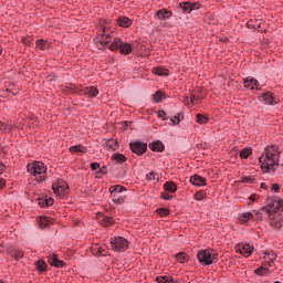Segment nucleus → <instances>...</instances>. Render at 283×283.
<instances>
[{
  "instance_id": "obj_1",
  "label": "nucleus",
  "mask_w": 283,
  "mask_h": 283,
  "mask_svg": "<svg viewBox=\"0 0 283 283\" xmlns=\"http://www.w3.org/2000/svg\"><path fill=\"white\" fill-rule=\"evenodd\" d=\"M259 164L263 174H269L271 169L275 171L274 167L280 165V146L268 145L261 157H259Z\"/></svg>"
},
{
  "instance_id": "obj_2",
  "label": "nucleus",
  "mask_w": 283,
  "mask_h": 283,
  "mask_svg": "<svg viewBox=\"0 0 283 283\" xmlns=\"http://www.w3.org/2000/svg\"><path fill=\"white\" fill-rule=\"evenodd\" d=\"M27 171L31 176H34L35 180L41 185V182H45V174L48 172V167L43 161H33L27 166Z\"/></svg>"
},
{
  "instance_id": "obj_3",
  "label": "nucleus",
  "mask_w": 283,
  "mask_h": 283,
  "mask_svg": "<svg viewBox=\"0 0 283 283\" xmlns=\"http://www.w3.org/2000/svg\"><path fill=\"white\" fill-rule=\"evenodd\" d=\"M127 188L122 185H115L109 187L111 200L114 205H125L127 200V195H125Z\"/></svg>"
},
{
  "instance_id": "obj_4",
  "label": "nucleus",
  "mask_w": 283,
  "mask_h": 283,
  "mask_svg": "<svg viewBox=\"0 0 283 283\" xmlns=\"http://www.w3.org/2000/svg\"><path fill=\"white\" fill-rule=\"evenodd\" d=\"M108 50H111V52H118L119 50L120 54L124 56H127L134 52L132 44L129 42H123L120 38H114V40L108 45Z\"/></svg>"
},
{
  "instance_id": "obj_5",
  "label": "nucleus",
  "mask_w": 283,
  "mask_h": 283,
  "mask_svg": "<svg viewBox=\"0 0 283 283\" xmlns=\"http://www.w3.org/2000/svg\"><path fill=\"white\" fill-rule=\"evenodd\" d=\"M213 250H200L197 254L198 261L201 266H211V264H217L218 253H212Z\"/></svg>"
},
{
  "instance_id": "obj_6",
  "label": "nucleus",
  "mask_w": 283,
  "mask_h": 283,
  "mask_svg": "<svg viewBox=\"0 0 283 283\" xmlns=\"http://www.w3.org/2000/svg\"><path fill=\"white\" fill-rule=\"evenodd\" d=\"M109 242L111 249L115 253H125L129 249V241L124 237H112Z\"/></svg>"
},
{
  "instance_id": "obj_7",
  "label": "nucleus",
  "mask_w": 283,
  "mask_h": 283,
  "mask_svg": "<svg viewBox=\"0 0 283 283\" xmlns=\"http://www.w3.org/2000/svg\"><path fill=\"white\" fill-rule=\"evenodd\" d=\"M103 34H98L93 39L97 50H107V45H109V34L105 33V27L102 30Z\"/></svg>"
},
{
  "instance_id": "obj_8",
  "label": "nucleus",
  "mask_w": 283,
  "mask_h": 283,
  "mask_svg": "<svg viewBox=\"0 0 283 283\" xmlns=\"http://www.w3.org/2000/svg\"><path fill=\"white\" fill-rule=\"evenodd\" d=\"M129 149L133 154H136V156H144V154H147V143L138 140L130 142Z\"/></svg>"
},
{
  "instance_id": "obj_9",
  "label": "nucleus",
  "mask_w": 283,
  "mask_h": 283,
  "mask_svg": "<svg viewBox=\"0 0 283 283\" xmlns=\"http://www.w3.org/2000/svg\"><path fill=\"white\" fill-rule=\"evenodd\" d=\"M268 202H270L272 213H283V200L277 197H268Z\"/></svg>"
},
{
  "instance_id": "obj_10",
  "label": "nucleus",
  "mask_w": 283,
  "mask_h": 283,
  "mask_svg": "<svg viewBox=\"0 0 283 283\" xmlns=\"http://www.w3.org/2000/svg\"><path fill=\"white\" fill-rule=\"evenodd\" d=\"M52 189L56 196H63L65 190L69 189V185L63 179H57L56 182L52 184Z\"/></svg>"
},
{
  "instance_id": "obj_11",
  "label": "nucleus",
  "mask_w": 283,
  "mask_h": 283,
  "mask_svg": "<svg viewBox=\"0 0 283 283\" xmlns=\"http://www.w3.org/2000/svg\"><path fill=\"white\" fill-rule=\"evenodd\" d=\"M237 253L243 255V258H249L253 253V247L249 243H238L235 245Z\"/></svg>"
},
{
  "instance_id": "obj_12",
  "label": "nucleus",
  "mask_w": 283,
  "mask_h": 283,
  "mask_svg": "<svg viewBox=\"0 0 283 283\" xmlns=\"http://www.w3.org/2000/svg\"><path fill=\"white\" fill-rule=\"evenodd\" d=\"M259 98H262L261 101L264 103V105H277L280 103V99H276L271 91L262 93Z\"/></svg>"
},
{
  "instance_id": "obj_13",
  "label": "nucleus",
  "mask_w": 283,
  "mask_h": 283,
  "mask_svg": "<svg viewBox=\"0 0 283 283\" xmlns=\"http://www.w3.org/2000/svg\"><path fill=\"white\" fill-rule=\"evenodd\" d=\"M48 262L50 266H55V269H63L65 266V261L59 259V254H51L48 256Z\"/></svg>"
},
{
  "instance_id": "obj_14",
  "label": "nucleus",
  "mask_w": 283,
  "mask_h": 283,
  "mask_svg": "<svg viewBox=\"0 0 283 283\" xmlns=\"http://www.w3.org/2000/svg\"><path fill=\"white\" fill-rule=\"evenodd\" d=\"M243 85L247 90H260V82L254 77H245L243 80Z\"/></svg>"
},
{
  "instance_id": "obj_15",
  "label": "nucleus",
  "mask_w": 283,
  "mask_h": 283,
  "mask_svg": "<svg viewBox=\"0 0 283 283\" xmlns=\"http://www.w3.org/2000/svg\"><path fill=\"white\" fill-rule=\"evenodd\" d=\"M7 253L10 255V258H14L17 262H19V260H23V251L17 250L13 245H9L7 248Z\"/></svg>"
},
{
  "instance_id": "obj_16",
  "label": "nucleus",
  "mask_w": 283,
  "mask_h": 283,
  "mask_svg": "<svg viewBox=\"0 0 283 283\" xmlns=\"http://www.w3.org/2000/svg\"><path fill=\"white\" fill-rule=\"evenodd\" d=\"M190 182L193 187H207V178L200 175H193L190 177Z\"/></svg>"
},
{
  "instance_id": "obj_17",
  "label": "nucleus",
  "mask_w": 283,
  "mask_h": 283,
  "mask_svg": "<svg viewBox=\"0 0 283 283\" xmlns=\"http://www.w3.org/2000/svg\"><path fill=\"white\" fill-rule=\"evenodd\" d=\"M174 12H171V10H167V9H159L156 12V17L159 21H167L169 19H171Z\"/></svg>"
},
{
  "instance_id": "obj_18",
  "label": "nucleus",
  "mask_w": 283,
  "mask_h": 283,
  "mask_svg": "<svg viewBox=\"0 0 283 283\" xmlns=\"http://www.w3.org/2000/svg\"><path fill=\"white\" fill-rule=\"evenodd\" d=\"M38 224L40 229H48L49 227H52V224H54V219L50 217H40L38 219Z\"/></svg>"
},
{
  "instance_id": "obj_19",
  "label": "nucleus",
  "mask_w": 283,
  "mask_h": 283,
  "mask_svg": "<svg viewBox=\"0 0 283 283\" xmlns=\"http://www.w3.org/2000/svg\"><path fill=\"white\" fill-rule=\"evenodd\" d=\"M248 28H254V30H258V32H264L266 34L268 30L263 29L262 25H264V21L263 20H255L253 22V20H250L247 23Z\"/></svg>"
},
{
  "instance_id": "obj_20",
  "label": "nucleus",
  "mask_w": 283,
  "mask_h": 283,
  "mask_svg": "<svg viewBox=\"0 0 283 283\" xmlns=\"http://www.w3.org/2000/svg\"><path fill=\"white\" fill-rule=\"evenodd\" d=\"M148 147L151 151H156V153L165 151V144H163V142L160 140L149 143Z\"/></svg>"
},
{
  "instance_id": "obj_21",
  "label": "nucleus",
  "mask_w": 283,
  "mask_h": 283,
  "mask_svg": "<svg viewBox=\"0 0 283 283\" xmlns=\"http://www.w3.org/2000/svg\"><path fill=\"white\" fill-rule=\"evenodd\" d=\"M70 154H87V147L82 144L71 146L69 148Z\"/></svg>"
},
{
  "instance_id": "obj_22",
  "label": "nucleus",
  "mask_w": 283,
  "mask_h": 283,
  "mask_svg": "<svg viewBox=\"0 0 283 283\" xmlns=\"http://www.w3.org/2000/svg\"><path fill=\"white\" fill-rule=\"evenodd\" d=\"M91 253L96 255V258H105V255H107V251L98 245H93L91 248Z\"/></svg>"
},
{
  "instance_id": "obj_23",
  "label": "nucleus",
  "mask_w": 283,
  "mask_h": 283,
  "mask_svg": "<svg viewBox=\"0 0 283 283\" xmlns=\"http://www.w3.org/2000/svg\"><path fill=\"white\" fill-rule=\"evenodd\" d=\"M111 160L117 165H123V163H127V157L120 153H115L112 155Z\"/></svg>"
},
{
  "instance_id": "obj_24",
  "label": "nucleus",
  "mask_w": 283,
  "mask_h": 283,
  "mask_svg": "<svg viewBox=\"0 0 283 283\" xmlns=\"http://www.w3.org/2000/svg\"><path fill=\"white\" fill-rule=\"evenodd\" d=\"M164 190L168 193H176V191H178V186L174 181H166L164 184Z\"/></svg>"
},
{
  "instance_id": "obj_25",
  "label": "nucleus",
  "mask_w": 283,
  "mask_h": 283,
  "mask_svg": "<svg viewBox=\"0 0 283 283\" xmlns=\"http://www.w3.org/2000/svg\"><path fill=\"white\" fill-rule=\"evenodd\" d=\"M117 23H118L119 28H130L133 21H132V19L123 15V17L118 18Z\"/></svg>"
},
{
  "instance_id": "obj_26",
  "label": "nucleus",
  "mask_w": 283,
  "mask_h": 283,
  "mask_svg": "<svg viewBox=\"0 0 283 283\" xmlns=\"http://www.w3.org/2000/svg\"><path fill=\"white\" fill-rule=\"evenodd\" d=\"M107 151H116L118 149V139L111 138L106 142Z\"/></svg>"
},
{
  "instance_id": "obj_27",
  "label": "nucleus",
  "mask_w": 283,
  "mask_h": 283,
  "mask_svg": "<svg viewBox=\"0 0 283 283\" xmlns=\"http://www.w3.org/2000/svg\"><path fill=\"white\" fill-rule=\"evenodd\" d=\"M35 271H39L40 273L48 272V263H45L43 260H38L35 262Z\"/></svg>"
},
{
  "instance_id": "obj_28",
  "label": "nucleus",
  "mask_w": 283,
  "mask_h": 283,
  "mask_svg": "<svg viewBox=\"0 0 283 283\" xmlns=\"http://www.w3.org/2000/svg\"><path fill=\"white\" fill-rule=\"evenodd\" d=\"M177 262H180V264H185V262H189V254L187 252H179L175 255Z\"/></svg>"
},
{
  "instance_id": "obj_29",
  "label": "nucleus",
  "mask_w": 283,
  "mask_h": 283,
  "mask_svg": "<svg viewBox=\"0 0 283 283\" xmlns=\"http://www.w3.org/2000/svg\"><path fill=\"white\" fill-rule=\"evenodd\" d=\"M38 50H50V44L43 39H39L35 42Z\"/></svg>"
},
{
  "instance_id": "obj_30",
  "label": "nucleus",
  "mask_w": 283,
  "mask_h": 283,
  "mask_svg": "<svg viewBox=\"0 0 283 283\" xmlns=\"http://www.w3.org/2000/svg\"><path fill=\"white\" fill-rule=\"evenodd\" d=\"M251 154H253V149L251 147H247L240 151L239 156L241 160H247Z\"/></svg>"
},
{
  "instance_id": "obj_31",
  "label": "nucleus",
  "mask_w": 283,
  "mask_h": 283,
  "mask_svg": "<svg viewBox=\"0 0 283 283\" xmlns=\"http://www.w3.org/2000/svg\"><path fill=\"white\" fill-rule=\"evenodd\" d=\"M85 94H90L93 98H96V95L98 94V88L94 86H88L84 88Z\"/></svg>"
},
{
  "instance_id": "obj_32",
  "label": "nucleus",
  "mask_w": 283,
  "mask_h": 283,
  "mask_svg": "<svg viewBox=\"0 0 283 283\" xmlns=\"http://www.w3.org/2000/svg\"><path fill=\"white\" fill-rule=\"evenodd\" d=\"M153 98L155 103H161L163 98H166V95L163 91H157L155 94H153Z\"/></svg>"
},
{
  "instance_id": "obj_33",
  "label": "nucleus",
  "mask_w": 283,
  "mask_h": 283,
  "mask_svg": "<svg viewBox=\"0 0 283 283\" xmlns=\"http://www.w3.org/2000/svg\"><path fill=\"white\" fill-rule=\"evenodd\" d=\"M255 275H259L260 277H264V275H268L269 269L264 266H260L254 270Z\"/></svg>"
},
{
  "instance_id": "obj_34",
  "label": "nucleus",
  "mask_w": 283,
  "mask_h": 283,
  "mask_svg": "<svg viewBox=\"0 0 283 283\" xmlns=\"http://www.w3.org/2000/svg\"><path fill=\"white\" fill-rule=\"evenodd\" d=\"M195 200H198L200 202V200H206L207 199V191L205 190H199L193 195Z\"/></svg>"
},
{
  "instance_id": "obj_35",
  "label": "nucleus",
  "mask_w": 283,
  "mask_h": 283,
  "mask_svg": "<svg viewBox=\"0 0 283 283\" xmlns=\"http://www.w3.org/2000/svg\"><path fill=\"white\" fill-rule=\"evenodd\" d=\"M197 123L199 125H207V123H209V117L207 115L197 114Z\"/></svg>"
},
{
  "instance_id": "obj_36",
  "label": "nucleus",
  "mask_w": 283,
  "mask_h": 283,
  "mask_svg": "<svg viewBox=\"0 0 283 283\" xmlns=\"http://www.w3.org/2000/svg\"><path fill=\"white\" fill-rule=\"evenodd\" d=\"M156 213L158 216H160L161 218H167V216H169V213H171V211L168 208H158L156 210Z\"/></svg>"
},
{
  "instance_id": "obj_37",
  "label": "nucleus",
  "mask_w": 283,
  "mask_h": 283,
  "mask_svg": "<svg viewBox=\"0 0 283 283\" xmlns=\"http://www.w3.org/2000/svg\"><path fill=\"white\" fill-rule=\"evenodd\" d=\"M241 182L249 184V185H255V176H245L241 178Z\"/></svg>"
},
{
  "instance_id": "obj_38",
  "label": "nucleus",
  "mask_w": 283,
  "mask_h": 283,
  "mask_svg": "<svg viewBox=\"0 0 283 283\" xmlns=\"http://www.w3.org/2000/svg\"><path fill=\"white\" fill-rule=\"evenodd\" d=\"M115 220L113 217H104L102 220V224L104 227H112V224H114Z\"/></svg>"
},
{
  "instance_id": "obj_39",
  "label": "nucleus",
  "mask_w": 283,
  "mask_h": 283,
  "mask_svg": "<svg viewBox=\"0 0 283 283\" xmlns=\"http://www.w3.org/2000/svg\"><path fill=\"white\" fill-rule=\"evenodd\" d=\"M261 213H266L268 216H271L273 213V210L271 208V202H268L266 206L260 208Z\"/></svg>"
},
{
  "instance_id": "obj_40",
  "label": "nucleus",
  "mask_w": 283,
  "mask_h": 283,
  "mask_svg": "<svg viewBox=\"0 0 283 283\" xmlns=\"http://www.w3.org/2000/svg\"><path fill=\"white\" fill-rule=\"evenodd\" d=\"M251 218H253V213L251 212H245L240 216L241 222H249Z\"/></svg>"
},
{
  "instance_id": "obj_41",
  "label": "nucleus",
  "mask_w": 283,
  "mask_h": 283,
  "mask_svg": "<svg viewBox=\"0 0 283 283\" xmlns=\"http://www.w3.org/2000/svg\"><path fill=\"white\" fill-rule=\"evenodd\" d=\"M153 74H156L157 76H165V69L163 67H154Z\"/></svg>"
},
{
  "instance_id": "obj_42",
  "label": "nucleus",
  "mask_w": 283,
  "mask_h": 283,
  "mask_svg": "<svg viewBox=\"0 0 283 283\" xmlns=\"http://www.w3.org/2000/svg\"><path fill=\"white\" fill-rule=\"evenodd\" d=\"M181 8H182V10H184V12H191V2H182L181 3Z\"/></svg>"
},
{
  "instance_id": "obj_43",
  "label": "nucleus",
  "mask_w": 283,
  "mask_h": 283,
  "mask_svg": "<svg viewBox=\"0 0 283 283\" xmlns=\"http://www.w3.org/2000/svg\"><path fill=\"white\" fill-rule=\"evenodd\" d=\"M157 116L158 118H161V120H169V116H167V113H165V111H158L157 112Z\"/></svg>"
},
{
  "instance_id": "obj_44",
  "label": "nucleus",
  "mask_w": 283,
  "mask_h": 283,
  "mask_svg": "<svg viewBox=\"0 0 283 283\" xmlns=\"http://www.w3.org/2000/svg\"><path fill=\"white\" fill-rule=\"evenodd\" d=\"M254 216L258 222H262V220H264V218L262 217V210H254Z\"/></svg>"
},
{
  "instance_id": "obj_45",
  "label": "nucleus",
  "mask_w": 283,
  "mask_h": 283,
  "mask_svg": "<svg viewBox=\"0 0 283 283\" xmlns=\"http://www.w3.org/2000/svg\"><path fill=\"white\" fill-rule=\"evenodd\" d=\"M156 282H158V283H168L169 282V276H167V275L157 276Z\"/></svg>"
},
{
  "instance_id": "obj_46",
  "label": "nucleus",
  "mask_w": 283,
  "mask_h": 283,
  "mask_svg": "<svg viewBox=\"0 0 283 283\" xmlns=\"http://www.w3.org/2000/svg\"><path fill=\"white\" fill-rule=\"evenodd\" d=\"M174 125H180V113L169 118Z\"/></svg>"
},
{
  "instance_id": "obj_47",
  "label": "nucleus",
  "mask_w": 283,
  "mask_h": 283,
  "mask_svg": "<svg viewBox=\"0 0 283 283\" xmlns=\"http://www.w3.org/2000/svg\"><path fill=\"white\" fill-rule=\"evenodd\" d=\"M174 196L169 195L166 190L161 192V199L163 200H172Z\"/></svg>"
},
{
  "instance_id": "obj_48",
  "label": "nucleus",
  "mask_w": 283,
  "mask_h": 283,
  "mask_svg": "<svg viewBox=\"0 0 283 283\" xmlns=\"http://www.w3.org/2000/svg\"><path fill=\"white\" fill-rule=\"evenodd\" d=\"M157 176L158 175L155 171H150L149 174H147L146 180H156Z\"/></svg>"
},
{
  "instance_id": "obj_49",
  "label": "nucleus",
  "mask_w": 283,
  "mask_h": 283,
  "mask_svg": "<svg viewBox=\"0 0 283 283\" xmlns=\"http://www.w3.org/2000/svg\"><path fill=\"white\" fill-rule=\"evenodd\" d=\"M190 8H191V12H193V10H200L201 8L200 2H190Z\"/></svg>"
},
{
  "instance_id": "obj_50",
  "label": "nucleus",
  "mask_w": 283,
  "mask_h": 283,
  "mask_svg": "<svg viewBox=\"0 0 283 283\" xmlns=\"http://www.w3.org/2000/svg\"><path fill=\"white\" fill-rule=\"evenodd\" d=\"M0 132L8 134V124L0 120Z\"/></svg>"
},
{
  "instance_id": "obj_51",
  "label": "nucleus",
  "mask_w": 283,
  "mask_h": 283,
  "mask_svg": "<svg viewBox=\"0 0 283 283\" xmlns=\"http://www.w3.org/2000/svg\"><path fill=\"white\" fill-rule=\"evenodd\" d=\"M39 206L42 207V208L50 207L49 203H48V197H45V199H40L39 200Z\"/></svg>"
},
{
  "instance_id": "obj_52",
  "label": "nucleus",
  "mask_w": 283,
  "mask_h": 283,
  "mask_svg": "<svg viewBox=\"0 0 283 283\" xmlns=\"http://www.w3.org/2000/svg\"><path fill=\"white\" fill-rule=\"evenodd\" d=\"M97 174H101L102 176H107V166H103L98 169Z\"/></svg>"
},
{
  "instance_id": "obj_53",
  "label": "nucleus",
  "mask_w": 283,
  "mask_h": 283,
  "mask_svg": "<svg viewBox=\"0 0 283 283\" xmlns=\"http://www.w3.org/2000/svg\"><path fill=\"white\" fill-rule=\"evenodd\" d=\"M195 101H198V97L193 94L190 95V102L187 101L188 105H191V107H193V103Z\"/></svg>"
},
{
  "instance_id": "obj_54",
  "label": "nucleus",
  "mask_w": 283,
  "mask_h": 283,
  "mask_svg": "<svg viewBox=\"0 0 283 283\" xmlns=\"http://www.w3.org/2000/svg\"><path fill=\"white\" fill-rule=\"evenodd\" d=\"M92 171H97V169H101V164L98 163H92L91 164Z\"/></svg>"
},
{
  "instance_id": "obj_55",
  "label": "nucleus",
  "mask_w": 283,
  "mask_h": 283,
  "mask_svg": "<svg viewBox=\"0 0 283 283\" xmlns=\"http://www.w3.org/2000/svg\"><path fill=\"white\" fill-rule=\"evenodd\" d=\"M280 185H277V184H273L272 186H271V190L272 191H275V193H280Z\"/></svg>"
},
{
  "instance_id": "obj_56",
  "label": "nucleus",
  "mask_w": 283,
  "mask_h": 283,
  "mask_svg": "<svg viewBox=\"0 0 283 283\" xmlns=\"http://www.w3.org/2000/svg\"><path fill=\"white\" fill-rule=\"evenodd\" d=\"M22 43L24 45H29L30 46V43H32V41L30 40V38H22Z\"/></svg>"
},
{
  "instance_id": "obj_57",
  "label": "nucleus",
  "mask_w": 283,
  "mask_h": 283,
  "mask_svg": "<svg viewBox=\"0 0 283 283\" xmlns=\"http://www.w3.org/2000/svg\"><path fill=\"white\" fill-rule=\"evenodd\" d=\"M11 129H17V123L15 124H8V134H10Z\"/></svg>"
},
{
  "instance_id": "obj_58",
  "label": "nucleus",
  "mask_w": 283,
  "mask_h": 283,
  "mask_svg": "<svg viewBox=\"0 0 283 283\" xmlns=\"http://www.w3.org/2000/svg\"><path fill=\"white\" fill-rule=\"evenodd\" d=\"M272 227H275V229H282V222H272Z\"/></svg>"
},
{
  "instance_id": "obj_59",
  "label": "nucleus",
  "mask_w": 283,
  "mask_h": 283,
  "mask_svg": "<svg viewBox=\"0 0 283 283\" xmlns=\"http://www.w3.org/2000/svg\"><path fill=\"white\" fill-rule=\"evenodd\" d=\"M25 127V124L23 122H17V129H23Z\"/></svg>"
},
{
  "instance_id": "obj_60",
  "label": "nucleus",
  "mask_w": 283,
  "mask_h": 283,
  "mask_svg": "<svg viewBox=\"0 0 283 283\" xmlns=\"http://www.w3.org/2000/svg\"><path fill=\"white\" fill-rule=\"evenodd\" d=\"M46 202H48L49 207H52V205H54V199L52 197H50V198L46 197Z\"/></svg>"
},
{
  "instance_id": "obj_61",
  "label": "nucleus",
  "mask_w": 283,
  "mask_h": 283,
  "mask_svg": "<svg viewBox=\"0 0 283 283\" xmlns=\"http://www.w3.org/2000/svg\"><path fill=\"white\" fill-rule=\"evenodd\" d=\"M3 187H6V179L0 178V191L3 189Z\"/></svg>"
},
{
  "instance_id": "obj_62",
  "label": "nucleus",
  "mask_w": 283,
  "mask_h": 283,
  "mask_svg": "<svg viewBox=\"0 0 283 283\" xmlns=\"http://www.w3.org/2000/svg\"><path fill=\"white\" fill-rule=\"evenodd\" d=\"M3 171H6V166L3 163L0 161V176L1 174H3Z\"/></svg>"
},
{
  "instance_id": "obj_63",
  "label": "nucleus",
  "mask_w": 283,
  "mask_h": 283,
  "mask_svg": "<svg viewBox=\"0 0 283 283\" xmlns=\"http://www.w3.org/2000/svg\"><path fill=\"white\" fill-rule=\"evenodd\" d=\"M168 283H180L178 280H174V277L168 276Z\"/></svg>"
},
{
  "instance_id": "obj_64",
  "label": "nucleus",
  "mask_w": 283,
  "mask_h": 283,
  "mask_svg": "<svg viewBox=\"0 0 283 283\" xmlns=\"http://www.w3.org/2000/svg\"><path fill=\"white\" fill-rule=\"evenodd\" d=\"M260 187H261L262 189H264L265 191H266V189H269V187L266 186L265 182H261Z\"/></svg>"
}]
</instances>
